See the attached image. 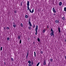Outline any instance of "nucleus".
Returning a JSON list of instances; mask_svg holds the SVG:
<instances>
[{
  "instance_id": "nucleus-1",
  "label": "nucleus",
  "mask_w": 66,
  "mask_h": 66,
  "mask_svg": "<svg viewBox=\"0 0 66 66\" xmlns=\"http://www.w3.org/2000/svg\"><path fill=\"white\" fill-rule=\"evenodd\" d=\"M29 3H30V2H29V1H27V5L28 10H29L30 13H33L34 12V9H33L32 10V11H31V10H30V9L29 8V5H30V4H29Z\"/></svg>"
},
{
  "instance_id": "nucleus-2",
  "label": "nucleus",
  "mask_w": 66,
  "mask_h": 66,
  "mask_svg": "<svg viewBox=\"0 0 66 66\" xmlns=\"http://www.w3.org/2000/svg\"><path fill=\"white\" fill-rule=\"evenodd\" d=\"M37 30H38V26L37 25L35 30L36 32H37Z\"/></svg>"
},
{
  "instance_id": "nucleus-3",
  "label": "nucleus",
  "mask_w": 66,
  "mask_h": 66,
  "mask_svg": "<svg viewBox=\"0 0 66 66\" xmlns=\"http://www.w3.org/2000/svg\"><path fill=\"white\" fill-rule=\"evenodd\" d=\"M50 35L51 36H54V32H51Z\"/></svg>"
},
{
  "instance_id": "nucleus-4",
  "label": "nucleus",
  "mask_w": 66,
  "mask_h": 66,
  "mask_svg": "<svg viewBox=\"0 0 66 66\" xmlns=\"http://www.w3.org/2000/svg\"><path fill=\"white\" fill-rule=\"evenodd\" d=\"M55 8H54V7L52 9V10H53V12H54L55 13H56V10H55Z\"/></svg>"
},
{
  "instance_id": "nucleus-5",
  "label": "nucleus",
  "mask_w": 66,
  "mask_h": 66,
  "mask_svg": "<svg viewBox=\"0 0 66 66\" xmlns=\"http://www.w3.org/2000/svg\"><path fill=\"white\" fill-rule=\"evenodd\" d=\"M59 20H56L55 21V22L56 23H59Z\"/></svg>"
},
{
  "instance_id": "nucleus-6",
  "label": "nucleus",
  "mask_w": 66,
  "mask_h": 66,
  "mask_svg": "<svg viewBox=\"0 0 66 66\" xmlns=\"http://www.w3.org/2000/svg\"><path fill=\"white\" fill-rule=\"evenodd\" d=\"M44 63H43V65H45L46 64V60H44Z\"/></svg>"
},
{
  "instance_id": "nucleus-7",
  "label": "nucleus",
  "mask_w": 66,
  "mask_h": 66,
  "mask_svg": "<svg viewBox=\"0 0 66 66\" xmlns=\"http://www.w3.org/2000/svg\"><path fill=\"white\" fill-rule=\"evenodd\" d=\"M59 4L60 6H61L62 4V3L61 2H60Z\"/></svg>"
},
{
  "instance_id": "nucleus-8",
  "label": "nucleus",
  "mask_w": 66,
  "mask_h": 66,
  "mask_svg": "<svg viewBox=\"0 0 66 66\" xmlns=\"http://www.w3.org/2000/svg\"><path fill=\"white\" fill-rule=\"evenodd\" d=\"M58 31H59V33H60L61 32V30H60V28L59 27L58 28Z\"/></svg>"
},
{
  "instance_id": "nucleus-9",
  "label": "nucleus",
  "mask_w": 66,
  "mask_h": 66,
  "mask_svg": "<svg viewBox=\"0 0 66 66\" xmlns=\"http://www.w3.org/2000/svg\"><path fill=\"white\" fill-rule=\"evenodd\" d=\"M50 61L51 62H53V59L51 58L50 59Z\"/></svg>"
},
{
  "instance_id": "nucleus-10",
  "label": "nucleus",
  "mask_w": 66,
  "mask_h": 66,
  "mask_svg": "<svg viewBox=\"0 0 66 66\" xmlns=\"http://www.w3.org/2000/svg\"><path fill=\"white\" fill-rule=\"evenodd\" d=\"M13 26L14 27V28H16V24H14V25H13Z\"/></svg>"
},
{
  "instance_id": "nucleus-11",
  "label": "nucleus",
  "mask_w": 66,
  "mask_h": 66,
  "mask_svg": "<svg viewBox=\"0 0 66 66\" xmlns=\"http://www.w3.org/2000/svg\"><path fill=\"white\" fill-rule=\"evenodd\" d=\"M25 17L26 18H28V16L27 15H26L25 16Z\"/></svg>"
},
{
  "instance_id": "nucleus-12",
  "label": "nucleus",
  "mask_w": 66,
  "mask_h": 66,
  "mask_svg": "<svg viewBox=\"0 0 66 66\" xmlns=\"http://www.w3.org/2000/svg\"><path fill=\"white\" fill-rule=\"evenodd\" d=\"M18 39H19L20 38V36H18Z\"/></svg>"
},
{
  "instance_id": "nucleus-13",
  "label": "nucleus",
  "mask_w": 66,
  "mask_h": 66,
  "mask_svg": "<svg viewBox=\"0 0 66 66\" xmlns=\"http://www.w3.org/2000/svg\"><path fill=\"white\" fill-rule=\"evenodd\" d=\"M51 31L52 32H54V31H53V30L52 29V28L51 29Z\"/></svg>"
},
{
  "instance_id": "nucleus-14",
  "label": "nucleus",
  "mask_w": 66,
  "mask_h": 66,
  "mask_svg": "<svg viewBox=\"0 0 66 66\" xmlns=\"http://www.w3.org/2000/svg\"><path fill=\"white\" fill-rule=\"evenodd\" d=\"M46 31V29H44L43 30V33H44L45 32V31Z\"/></svg>"
},
{
  "instance_id": "nucleus-15",
  "label": "nucleus",
  "mask_w": 66,
  "mask_h": 66,
  "mask_svg": "<svg viewBox=\"0 0 66 66\" xmlns=\"http://www.w3.org/2000/svg\"><path fill=\"white\" fill-rule=\"evenodd\" d=\"M28 63H29V64H30L31 63V61L29 60L28 61Z\"/></svg>"
},
{
  "instance_id": "nucleus-16",
  "label": "nucleus",
  "mask_w": 66,
  "mask_h": 66,
  "mask_svg": "<svg viewBox=\"0 0 66 66\" xmlns=\"http://www.w3.org/2000/svg\"><path fill=\"white\" fill-rule=\"evenodd\" d=\"M37 40L39 42H40V39H39V38H38L37 39Z\"/></svg>"
},
{
  "instance_id": "nucleus-17",
  "label": "nucleus",
  "mask_w": 66,
  "mask_h": 66,
  "mask_svg": "<svg viewBox=\"0 0 66 66\" xmlns=\"http://www.w3.org/2000/svg\"><path fill=\"white\" fill-rule=\"evenodd\" d=\"M62 19H63V20H64L65 19V18L64 17H62Z\"/></svg>"
},
{
  "instance_id": "nucleus-18",
  "label": "nucleus",
  "mask_w": 66,
  "mask_h": 66,
  "mask_svg": "<svg viewBox=\"0 0 66 66\" xmlns=\"http://www.w3.org/2000/svg\"><path fill=\"white\" fill-rule=\"evenodd\" d=\"M20 26H21V27H23V25L22 23H21L20 24Z\"/></svg>"
},
{
  "instance_id": "nucleus-19",
  "label": "nucleus",
  "mask_w": 66,
  "mask_h": 66,
  "mask_svg": "<svg viewBox=\"0 0 66 66\" xmlns=\"http://www.w3.org/2000/svg\"><path fill=\"white\" fill-rule=\"evenodd\" d=\"M34 53L35 57H36V53H35V52H34Z\"/></svg>"
},
{
  "instance_id": "nucleus-20",
  "label": "nucleus",
  "mask_w": 66,
  "mask_h": 66,
  "mask_svg": "<svg viewBox=\"0 0 66 66\" xmlns=\"http://www.w3.org/2000/svg\"><path fill=\"white\" fill-rule=\"evenodd\" d=\"M11 60L12 61H14V59H13V58H11Z\"/></svg>"
},
{
  "instance_id": "nucleus-21",
  "label": "nucleus",
  "mask_w": 66,
  "mask_h": 66,
  "mask_svg": "<svg viewBox=\"0 0 66 66\" xmlns=\"http://www.w3.org/2000/svg\"><path fill=\"white\" fill-rule=\"evenodd\" d=\"M64 11H66V7H65L64 8Z\"/></svg>"
},
{
  "instance_id": "nucleus-22",
  "label": "nucleus",
  "mask_w": 66,
  "mask_h": 66,
  "mask_svg": "<svg viewBox=\"0 0 66 66\" xmlns=\"http://www.w3.org/2000/svg\"><path fill=\"white\" fill-rule=\"evenodd\" d=\"M6 29L7 30H9V27H6Z\"/></svg>"
},
{
  "instance_id": "nucleus-23",
  "label": "nucleus",
  "mask_w": 66,
  "mask_h": 66,
  "mask_svg": "<svg viewBox=\"0 0 66 66\" xmlns=\"http://www.w3.org/2000/svg\"><path fill=\"white\" fill-rule=\"evenodd\" d=\"M39 63H40L39 62L38 63H37V64L36 66H38L39 64Z\"/></svg>"
},
{
  "instance_id": "nucleus-24",
  "label": "nucleus",
  "mask_w": 66,
  "mask_h": 66,
  "mask_svg": "<svg viewBox=\"0 0 66 66\" xmlns=\"http://www.w3.org/2000/svg\"><path fill=\"white\" fill-rule=\"evenodd\" d=\"M7 40H10V38L9 37L7 38Z\"/></svg>"
},
{
  "instance_id": "nucleus-25",
  "label": "nucleus",
  "mask_w": 66,
  "mask_h": 66,
  "mask_svg": "<svg viewBox=\"0 0 66 66\" xmlns=\"http://www.w3.org/2000/svg\"><path fill=\"white\" fill-rule=\"evenodd\" d=\"M28 24H31V22L29 21L28 22Z\"/></svg>"
},
{
  "instance_id": "nucleus-26",
  "label": "nucleus",
  "mask_w": 66,
  "mask_h": 66,
  "mask_svg": "<svg viewBox=\"0 0 66 66\" xmlns=\"http://www.w3.org/2000/svg\"><path fill=\"white\" fill-rule=\"evenodd\" d=\"M27 54L29 55V52L28 51L27 52Z\"/></svg>"
},
{
  "instance_id": "nucleus-27",
  "label": "nucleus",
  "mask_w": 66,
  "mask_h": 66,
  "mask_svg": "<svg viewBox=\"0 0 66 66\" xmlns=\"http://www.w3.org/2000/svg\"><path fill=\"white\" fill-rule=\"evenodd\" d=\"M2 47H1V51H2Z\"/></svg>"
},
{
  "instance_id": "nucleus-28",
  "label": "nucleus",
  "mask_w": 66,
  "mask_h": 66,
  "mask_svg": "<svg viewBox=\"0 0 66 66\" xmlns=\"http://www.w3.org/2000/svg\"><path fill=\"white\" fill-rule=\"evenodd\" d=\"M40 53H41V54H43V51H41Z\"/></svg>"
},
{
  "instance_id": "nucleus-29",
  "label": "nucleus",
  "mask_w": 66,
  "mask_h": 66,
  "mask_svg": "<svg viewBox=\"0 0 66 66\" xmlns=\"http://www.w3.org/2000/svg\"><path fill=\"white\" fill-rule=\"evenodd\" d=\"M28 66H32V65L31 64H28Z\"/></svg>"
},
{
  "instance_id": "nucleus-30",
  "label": "nucleus",
  "mask_w": 66,
  "mask_h": 66,
  "mask_svg": "<svg viewBox=\"0 0 66 66\" xmlns=\"http://www.w3.org/2000/svg\"><path fill=\"white\" fill-rule=\"evenodd\" d=\"M22 2H21V6H22Z\"/></svg>"
},
{
  "instance_id": "nucleus-31",
  "label": "nucleus",
  "mask_w": 66,
  "mask_h": 66,
  "mask_svg": "<svg viewBox=\"0 0 66 66\" xmlns=\"http://www.w3.org/2000/svg\"><path fill=\"white\" fill-rule=\"evenodd\" d=\"M20 44H21V39H20Z\"/></svg>"
},
{
  "instance_id": "nucleus-32",
  "label": "nucleus",
  "mask_w": 66,
  "mask_h": 66,
  "mask_svg": "<svg viewBox=\"0 0 66 66\" xmlns=\"http://www.w3.org/2000/svg\"><path fill=\"white\" fill-rule=\"evenodd\" d=\"M29 29H30V30L31 29V27H29Z\"/></svg>"
},
{
  "instance_id": "nucleus-33",
  "label": "nucleus",
  "mask_w": 66,
  "mask_h": 66,
  "mask_svg": "<svg viewBox=\"0 0 66 66\" xmlns=\"http://www.w3.org/2000/svg\"><path fill=\"white\" fill-rule=\"evenodd\" d=\"M28 56H26V59H28Z\"/></svg>"
},
{
  "instance_id": "nucleus-34",
  "label": "nucleus",
  "mask_w": 66,
  "mask_h": 66,
  "mask_svg": "<svg viewBox=\"0 0 66 66\" xmlns=\"http://www.w3.org/2000/svg\"><path fill=\"white\" fill-rule=\"evenodd\" d=\"M17 13V11H14V13Z\"/></svg>"
},
{
  "instance_id": "nucleus-35",
  "label": "nucleus",
  "mask_w": 66,
  "mask_h": 66,
  "mask_svg": "<svg viewBox=\"0 0 66 66\" xmlns=\"http://www.w3.org/2000/svg\"><path fill=\"white\" fill-rule=\"evenodd\" d=\"M29 25L30 26H31V27H32V24H29Z\"/></svg>"
},
{
  "instance_id": "nucleus-36",
  "label": "nucleus",
  "mask_w": 66,
  "mask_h": 66,
  "mask_svg": "<svg viewBox=\"0 0 66 66\" xmlns=\"http://www.w3.org/2000/svg\"><path fill=\"white\" fill-rule=\"evenodd\" d=\"M64 58L65 59V60H66V56H64Z\"/></svg>"
},
{
  "instance_id": "nucleus-37",
  "label": "nucleus",
  "mask_w": 66,
  "mask_h": 66,
  "mask_svg": "<svg viewBox=\"0 0 66 66\" xmlns=\"http://www.w3.org/2000/svg\"><path fill=\"white\" fill-rule=\"evenodd\" d=\"M31 64L32 65L33 64V61H32L31 62Z\"/></svg>"
},
{
  "instance_id": "nucleus-38",
  "label": "nucleus",
  "mask_w": 66,
  "mask_h": 66,
  "mask_svg": "<svg viewBox=\"0 0 66 66\" xmlns=\"http://www.w3.org/2000/svg\"><path fill=\"white\" fill-rule=\"evenodd\" d=\"M37 32H36L35 33V34L36 35H37Z\"/></svg>"
},
{
  "instance_id": "nucleus-39",
  "label": "nucleus",
  "mask_w": 66,
  "mask_h": 66,
  "mask_svg": "<svg viewBox=\"0 0 66 66\" xmlns=\"http://www.w3.org/2000/svg\"><path fill=\"white\" fill-rule=\"evenodd\" d=\"M13 25L16 24H15V23L14 22V23H13Z\"/></svg>"
},
{
  "instance_id": "nucleus-40",
  "label": "nucleus",
  "mask_w": 66,
  "mask_h": 66,
  "mask_svg": "<svg viewBox=\"0 0 66 66\" xmlns=\"http://www.w3.org/2000/svg\"><path fill=\"white\" fill-rule=\"evenodd\" d=\"M35 27V24H34V25L33 28H34V27Z\"/></svg>"
},
{
  "instance_id": "nucleus-41",
  "label": "nucleus",
  "mask_w": 66,
  "mask_h": 66,
  "mask_svg": "<svg viewBox=\"0 0 66 66\" xmlns=\"http://www.w3.org/2000/svg\"><path fill=\"white\" fill-rule=\"evenodd\" d=\"M33 43L34 44H35V42H33Z\"/></svg>"
},
{
  "instance_id": "nucleus-42",
  "label": "nucleus",
  "mask_w": 66,
  "mask_h": 66,
  "mask_svg": "<svg viewBox=\"0 0 66 66\" xmlns=\"http://www.w3.org/2000/svg\"><path fill=\"white\" fill-rule=\"evenodd\" d=\"M47 28H49V27H48V26H47Z\"/></svg>"
},
{
  "instance_id": "nucleus-43",
  "label": "nucleus",
  "mask_w": 66,
  "mask_h": 66,
  "mask_svg": "<svg viewBox=\"0 0 66 66\" xmlns=\"http://www.w3.org/2000/svg\"><path fill=\"white\" fill-rule=\"evenodd\" d=\"M28 54H27V56H28Z\"/></svg>"
},
{
  "instance_id": "nucleus-44",
  "label": "nucleus",
  "mask_w": 66,
  "mask_h": 66,
  "mask_svg": "<svg viewBox=\"0 0 66 66\" xmlns=\"http://www.w3.org/2000/svg\"><path fill=\"white\" fill-rule=\"evenodd\" d=\"M65 42H66V39H65Z\"/></svg>"
},
{
  "instance_id": "nucleus-45",
  "label": "nucleus",
  "mask_w": 66,
  "mask_h": 66,
  "mask_svg": "<svg viewBox=\"0 0 66 66\" xmlns=\"http://www.w3.org/2000/svg\"><path fill=\"white\" fill-rule=\"evenodd\" d=\"M4 65H5V62H4Z\"/></svg>"
},
{
  "instance_id": "nucleus-46",
  "label": "nucleus",
  "mask_w": 66,
  "mask_h": 66,
  "mask_svg": "<svg viewBox=\"0 0 66 66\" xmlns=\"http://www.w3.org/2000/svg\"><path fill=\"white\" fill-rule=\"evenodd\" d=\"M5 28H4V30H5Z\"/></svg>"
},
{
  "instance_id": "nucleus-47",
  "label": "nucleus",
  "mask_w": 66,
  "mask_h": 66,
  "mask_svg": "<svg viewBox=\"0 0 66 66\" xmlns=\"http://www.w3.org/2000/svg\"><path fill=\"white\" fill-rule=\"evenodd\" d=\"M50 64V63H49V64Z\"/></svg>"
},
{
  "instance_id": "nucleus-48",
  "label": "nucleus",
  "mask_w": 66,
  "mask_h": 66,
  "mask_svg": "<svg viewBox=\"0 0 66 66\" xmlns=\"http://www.w3.org/2000/svg\"><path fill=\"white\" fill-rule=\"evenodd\" d=\"M29 21H30V19H29Z\"/></svg>"
},
{
  "instance_id": "nucleus-49",
  "label": "nucleus",
  "mask_w": 66,
  "mask_h": 66,
  "mask_svg": "<svg viewBox=\"0 0 66 66\" xmlns=\"http://www.w3.org/2000/svg\"><path fill=\"white\" fill-rule=\"evenodd\" d=\"M65 12H66V10H65Z\"/></svg>"
}]
</instances>
